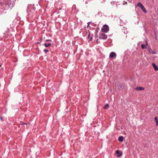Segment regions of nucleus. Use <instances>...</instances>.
Masks as SVG:
<instances>
[{
	"instance_id": "obj_5",
	"label": "nucleus",
	"mask_w": 158,
	"mask_h": 158,
	"mask_svg": "<svg viewBox=\"0 0 158 158\" xmlns=\"http://www.w3.org/2000/svg\"><path fill=\"white\" fill-rule=\"evenodd\" d=\"M116 54L115 52H111L109 55V57L110 58H112L114 57H116Z\"/></svg>"
},
{
	"instance_id": "obj_1",
	"label": "nucleus",
	"mask_w": 158,
	"mask_h": 158,
	"mask_svg": "<svg viewBox=\"0 0 158 158\" xmlns=\"http://www.w3.org/2000/svg\"><path fill=\"white\" fill-rule=\"evenodd\" d=\"M102 31L104 33H107L109 31V27L106 25H104L101 29Z\"/></svg>"
},
{
	"instance_id": "obj_13",
	"label": "nucleus",
	"mask_w": 158,
	"mask_h": 158,
	"mask_svg": "<svg viewBox=\"0 0 158 158\" xmlns=\"http://www.w3.org/2000/svg\"><path fill=\"white\" fill-rule=\"evenodd\" d=\"M136 89L138 90H143L144 89V87H140L138 88H137Z\"/></svg>"
},
{
	"instance_id": "obj_23",
	"label": "nucleus",
	"mask_w": 158,
	"mask_h": 158,
	"mask_svg": "<svg viewBox=\"0 0 158 158\" xmlns=\"http://www.w3.org/2000/svg\"><path fill=\"white\" fill-rule=\"evenodd\" d=\"M96 42L98 43V40H97L96 41Z\"/></svg>"
},
{
	"instance_id": "obj_4",
	"label": "nucleus",
	"mask_w": 158,
	"mask_h": 158,
	"mask_svg": "<svg viewBox=\"0 0 158 158\" xmlns=\"http://www.w3.org/2000/svg\"><path fill=\"white\" fill-rule=\"evenodd\" d=\"M147 49L150 53L152 54H156V52L155 51L152 50L149 47H148Z\"/></svg>"
},
{
	"instance_id": "obj_3",
	"label": "nucleus",
	"mask_w": 158,
	"mask_h": 158,
	"mask_svg": "<svg viewBox=\"0 0 158 158\" xmlns=\"http://www.w3.org/2000/svg\"><path fill=\"white\" fill-rule=\"evenodd\" d=\"M107 38V36L106 35L103 33H101L100 34L99 39H106Z\"/></svg>"
},
{
	"instance_id": "obj_6",
	"label": "nucleus",
	"mask_w": 158,
	"mask_h": 158,
	"mask_svg": "<svg viewBox=\"0 0 158 158\" xmlns=\"http://www.w3.org/2000/svg\"><path fill=\"white\" fill-rule=\"evenodd\" d=\"M93 36V35H92L91 36H90V33L89 32V33L88 34V36L87 37V39H89V41H91L92 40V37Z\"/></svg>"
},
{
	"instance_id": "obj_21",
	"label": "nucleus",
	"mask_w": 158,
	"mask_h": 158,
	"mask_svg": "<svg viewBox=\"0 0 158 158\" xmlns=\"http://www.w3.org/2000/svg\"><path fill=\"white\" fill-rule=\"evenodd\" d=\"M0 118L1 120H2L3 119V117H0Z\"/></svg>"
},
{
	"instance_id": "obj_22",
	"label": "nucleus",
	"mask_w": 158,
	"mask_h": 158,
	"mask_svg": "<svg viewBox=\"0 0 158 158\" xmlns=\"http://www.w3.org/2000/svg\"><path fill=\"white\" fill-rule=\"evenodd\" d=\"M51 40H46V41H50Z\"/></svg>"
},
{
	"instance_id": "obj_17",
	"label": "nucleus",
	"mask_w": 158,
	"mask_h": 158,
	"mask_svg": "<svg viewBox=\"0 0 158 158\" xmlns=\"http://www.w3.org/2000/svg\"><path fill=\"white\" fill-rule=\"evenodd\" d=\"M115 3V2H114V1L111 2V4L112 5L114 4Z\"/></svg>"
},
{
	"instance_id": "obj_12",
	"label": "nucleus",
	"mask_w": 158,
	"mask_h": 158,
	"mask_svg": "<svg viewBox=\"0 0 158 158\" xmlns=\"http://www.w3.org/2000/svg\"><path fill=\"white\" fill-rule=\"evenodd\" d=\"M51 45V43H48V44H46V43H44V45L45 46V47H48L49 46H50Z\"/></svg>"
},
{
	"instance_id": "obj_16",
	"label": "nucleus",
	"mask_w": 158,
	"mask_h": 158,
	"mask_svg": "<svg viewBox=\"0 0 158 158\" xmlns=\"http://www.w3.org/2000/svg\"><path fill=\"white\" fill-rule=\"evenodd\" d=\"M156 122V121L158 120V119L156 117H155L154 118Z\"/></svg>"
},
{
	"instance_id": "obj_18",
	"label": "nucleus",
	"mask_w": 158,
	"mask_h": 158,
	"mask_svg": "<svg viewBox=\"0 0 158 158\" xmlns=\"http://www.w3.org/2000/svg\"><path fill=\"white\" fill-rule=\"evenodd\" d=\"M156 125L158 126V120L156 121Z\"/></svg>"
},
{
	"instance_id": "obj_2",
	"label": "nucleus",
	"mask_w": 158,
	"mask_h": 158,
	"mask_svg": "<svg viewBox=\"0 0 158 158\" xmlns=\"http://www.w3.org/2000/svg\"><path fill=\"white\" fill-rule=\"evenodd\" d=\"M137 6H139V7L143 11L144 13H146L147 12V11L145 9L144 7V6L142 5V4L140 2H139L138 3L137 6H136V7Z\"/></svg>"
},
{
	"instance_id": "obj_10",
	"label": "nucleus",
	"mask_w": 158,
	"mask_h": 158,
	"mask_svg": "<svg viewBox=\"0 0 158 158\" xmlns=\"http://www.w3.org/2000/svg\"><path fill=\"white\" fill-rule=\"evenodd\" d=\"M109 105L107 104H106L104 106L103 108L104 109H107L109 108Z\"/></svg>"
},
{
	"instance_id": "obj_9",
	"label": "nucleus",
	"mask_w": 158,
	"mask_h": 158,
	"mask_svg": "<svg viewBox=\"0 0 158 158\" xmlns=\"http://www.w3.org/2000/svg\"><path fill=\"white\" fill-rule=\"evenodd\" d=\"M118 140L119 141L122 142L123 141V138L122 136H120L118 138Z\"/></svg>"
},
{
	"instance_id": "obj_19",
	"label": "nucleus",
	"mask_w": 158,
	"mask_h": 158,
	"mask_svg": "<svg viewBox=\"0 0 158 158\" xmlns=\"http://www.w3.org/2000/svg\"><path fill=\"white\" fill-rule=\"evenodd\" d=\"M90 22H88V23H87L88 25H87V27H88V26H89V25L90 24Z\"/></svg>"
},
{
	"instance_id": "obj_11",
	"label": "nucleus",
	"mask_w": 158,
	"mask_h": 158,
	"mask_svg": "<svg viewBox=\"0 0 158 158\" xmlns=\"http://www.w3.org/2000/svg\"><path fill=\"white\" fill-rule=\"evenodd\" d=\"M141 47L142 49H144L145 48H147L148 47H146V45H145V44H142L141 45Z\"/></svg>"
},
{
	"instance_id": "obj_15",
	"label": "nucleus",
	"mask_w": 158,
	"mask_h": 158,
	"mask_svg": "<svg viewBox=\"0 0 158 158\" xmlns=\"http://www.w3.org/2000/svg\"><path fill=\"white\" fill-rule=\"evenodd\" d=\"M20 124L22 125H23L24 124H26V125H27V123H24L23 122H20Z\"/></svg>"
},
{
	"instance_id": "obj_20",
	"label": "nucleus",
	"mask_w": 158,
	"mask_h": 158,
	"mask_svg": "<svg viewBox=\"0 0 158 158\" xmlns=\"http://www.w3.org/2000/svg\"><path fill=\"white\" fill-rule=\"evenodd\" d=\"M146 44L145 45H146V47H147L148 45V44L146 41Z\"/></svg>"
},
{
	"instance_id": "obj_8",
	"label": "nucleus",
	"mask_w": 158,
	"mask_h": 158,
	"mask_svg": "<svg viewBox=\"0 0 158 158\" xmlns=\"http://www.w3.org/2000/svg\"><path fill=\"white\" fill-rule=\"evenodd\" d=\"M119 151H118V150H117V151H116V153L117 154H118V157H121V156H122V153H119Z\"/></svg>"
},
{
	"instance_id": "obj_7",
	"label": "nucleus",
	"mask_w": 158,
	"mask_h": 158,
	"mask_svg": "<svg viewBox=\"0 0 158 158\" xmlns=\"http://www.w3.org/2000/svg\"><path fill=\"white\" fill-rule=\"evenodd\" d=\"M152 65L153 67L154 68V69L155 71H157L158 70V67H157V66L156 65V64L155 63H152Z\"/></svg>"
},
{
	"instance_id": "obj_14",
	"label": "nucleus",
	"mask_w": 158,
	"mask_h": 158,
	"mask_svg": "<svg viewBox=\"0 0 158 158\" xmlns=\"http://www.w3.org/2000/svg\"><path fill=\"white\" fill-rule=\"evenodd\" d=\"M44 52H45V53H47L48 52V49H45L44 50Z\"/></svg>"
}]
</instances>
